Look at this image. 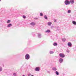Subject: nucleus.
<instances>
[{"mask_svg":"<svg viewBox=\"0 0 76 76\" xmlns=\"http://www.w3.org/2000/svg\"><path fill=\"white\" fill-rule=\"evenodd\" d=\"M64 3L65 5H69L70 4V1H68V0H66L65 1Z\"/></svg>","mask_w":76,"mask_h":76,"instance_id":"f257e3e1","label":"nucleus"},{"mask_svg":"<svg viewBox=\"0 0 76 76\" xmlns=\"http://www.w3.org/2000/svg\"><path fill=\"white\" fill-rule=\"evenodd\" d=\"M25 58L26 60H29L30 58V56L28 54H26L25 56Z\"/></svg>","mask_w":76,"mask_h":76,"instance_id":"f03ea898","label":"nucleus"},{"mask_svg":"<svg viewBox=\"0 0 76 76\" xmlns=\"http://www.w3.org/2000/svg\"><path fill=\"white\" fill-rule=\"evenodd\" d=\"M59 56L60 57H61V58H64V57H65V55L64 54L62 53H60L59 54Z\"/></svg>","mask_w":76,"mask_h":76,"instance_id":"7ed1b4c3","label":"nucleus"},{"mask_svg":"<svg viewBox=\"0 0 76 76\" xmlns=\"http://www.w3.org/2000/svg\"><path fill=\"white\" fill-rule=\"evenodd\" d=\"M59 61L60 63H63V59L62 58H60L59 59Z\"/></svg>","mask_w":76,"mask_h":76,"instance_id":"20e7f679","label":"nucleus"},{"mask_svg":"<svg viewBox=\"0 0 76 76\" xmlns=\"http://www.w3.org/2000/svg\"><path fill=\"white\" fill-rule=\"evenodd\" d=\"M40 70V67H36L35 69V71H39Z\"/></svg>","mask_w":76,"mask_h":76,"instance_id":"39448f33","label":"nucleus"},{"mask_svg":"<svg viewBox=\"0 0 76 76\" xmlns=\"http://www.w3.org/2000/svg\"><path fill=\"white\" fill-rule=\"evenodd\" d=\"M31 25L32 26H34L35 25V23L34 22H32L31 23H30Z\"/></svg>","mask_w":76,"mask_h":76,"instance_id":"423d86ee","label":"nucleus"},{"mask_svg":"<svg viewBox=\"0 0 76 76\" xmlns=\"http://www.w3.org/2000/svg\"><path fill=\"white\" fill-rule=\"evenodd\" d=\"M67 45L69 47H71L72 45V43H71L70 42H69L67 44Z\"/></svg>","mask_w":76,"mask_h":76,"instance_id":"0eeeda50","label":"nucleus"},{"mask_svg":"<svg viewBox=\"0 0 76 76\" xmlns=\"http://www.w3.org/2000/svg\"><path fill=\"white\" fill-rule=\"evenodd\" d=\"M70 2L71 4H73L75 3V0H70Z\"/></svg>","mask_w":76,"mask_h":76,"instance_id":"6e6552de","label":"nucleus"},{"mask_svg":"<svg viewBox=\"0 0 76 76\" xmlns=\"http://www.w3.org/2000/svg\"><path fill=\"white\" fill-rule=\"evenodd\" d=\"M12 26V24L11 23L9 24L7 26V27L8 28H10L11 26Z\"/></svg>","mask_w":76,"mask_h":76,"instance_id":"1a4fd4ad","label":"nucleus"},{"mask_svg":"<svg viewBox=\"0 0 76 76\" xmlns=\"http://www.w3.org/2000/svg\"><path fill=\"white\" fill-rule=\"evenodd\" d=\"M48 26H51L52 25V23L51 22H48Z\"/></svg>","mask_w":76,"mask_h":76,"instance_id":"9d476101","label":"nucleus"},{"mask_svg":"<svg viewBox=\"0 0 76 76\" xmlns=\"http://www.w3.org/2000/svg\"><path fill=\"white\" fill-rule=\"evenodd\" d=\"M72 23L73 25H76V22L75 21H72Z\"/></svg>","mask_w":76,"mask_h":76,"instance_id":"9b49d317","label":"nucleus"},{"mask_svg":"<svg viewBox=\"0 0 76 76\" xmlns=\"http://www.w3.org/2000/svg\"><path fill=\"white\" fill-rule=\"evenodd\" d=\"M38 37L39 38H41V34H38Z\"/></svg>","mask_w":76,"mask_h":76,"instance_id":"f8f14e48","label":"nucleus"},{"mask_svg":"<svg viewBox=\"0 0 76 76\" xmlns=\"http://www.w3.org/2000/svg\"><path fill=\"white\" fill-rule=\"evenodd\" d=\"M50 30H47L45 31V32L46 33H49V32H50Z\"/></svg>","mask_w":76,"mask_h":76,"instance_id":"ddd939ff","label":"nucleus"},{"mask_svg":"<svg viewBox=\"0 0 76 76\" xmlns=\"http://www.w3.org/2000/svg\"><path fill=\"white\" fill-rule=\"evenodd\" d=\"M52 70H54V71H56V70H57V68H52Z\"/></svg>","mask_w":76,"mask_h":76,"instance_id":"4468645a","label":"nucleus"},{"mask_svg":"<svg viewBox=\"0 0 76 76\" xmlns=\"http://www.w3.org/2000/svg\"><path fill=\"white\" fill-rule=\"evenodd\" d=\"M53 45L54 46H57V43L56 42L54 43Z\"/></svg>","mask_w":76,"mask_h":76,"instance_id":"2eb2a0df","label":"nucleus"},{"mask_svg":"<svg viewBox=\"0 0 76 76\" xmlns=\"http://www.w3.org/2000/svg\"><path fill=\"white\" fill-rule=\"evenodd\" d=\"M3 70V68L1 66H0V72H1Z\"/></svg>","mask_w":76,"mask_h":76,"instance_id":"dca6fc26","label":"nucleus"},{"mask_svg":"<svg viewBox=\"0 0 76 76\" xmlns=\"http://www.w3.org/2000/svg\"><path fill=\"white\" fill-rule=\"evenodd\" d=\"M10 20H8L7 21V23H10Z\"/></svg>","mask_w":76,"mask_h":76,"instance_id":"f3484780","label":"nucleus"},{"mask_svg":"<svg viewBox=\"0 0 76 76\" xmlns=\"http://www.w3.org/2000/svg\"><path fill=\"white\" fill-rule=\"evenodd\" d=\"M49 53H50V54L54 53V52L51 51H50Z\"/></svg>","mask_w":76,"mask_h":76,"instance_id":"a211bd4d","label":"nucleus"},{"mask_svg":"<svg viewBox=\"0 0 76 76\" xmlns=\"http://www.w3.org/2000/svg\"><path fill=\"white\" fill-rule=\"evenodd\" d=\"M67 13H71V10H68Z\"/></svg>","mask_w":76,"mask_h":76,"instance_id":"6ab92c4d","label":"nucleus"},{"mask_svg":"<svg viewBox=\"0 0 76 76\" xmlns=\"http://www.w3.org/2000/svg\"><path fill=\"white\" fill-rule=\"evenodd\" d=\"M56 75H59V73H58V71H56Z\"/></svg>","mask_w":76,"mask_h":76,"instance_id":"aec40b11","label":"nucleus"},{"mask_svg":"<svg viewBox=\"0 0 76 76\" xmlns=\"http://www.w3.org/2000/svg\"><path fill=\"white\" fill-rule=\"evenodd\" d=\"M44 18L45 19H48L47 16L46 15L44 16Z\"/></svg>","mask_w":76,"mask_h":76,"instance_id":"412c9836","label":"nucleus"},{"mask_svg":"<svg viewBox=\"0 0 76 76\" xmlns=\"http://www.w3.org/2000/svg\"><path fill=\"white\" fill-rule=\"evenodd\" d=\"M40 15L41 16H43V14L42 13H40Z\"/></svg>","mask_w":76,"mask_h":76,"instance_id":"4be33fe9","label":"nucleus"},{"mask_svg":"<svg viewBox=\"0 0 76 76\" xmlns=\"http://www.w3.org/2000/svg\"><path fill=\"white\" fill-rule=\"evenodd\" d=\"M62 41H64V42L66 41V39H64V38L62 39Z\"/></svg>","mask_w":76,"mask_h":76,"instance_id":"5701e85b","label":"nucleus"},{"mask_svg":"<svg viewBox=\"0 0 76 76\" xmlns=\"http://www.w3.org/2000/svg\"><path fill=\"white\" fill-rule=\"evenodd\" d=\"M53 20L55 22H57V20L56 19H54Z\"/></svg>","mask_w":76,"mask_h":76,"instance_id":"b1692460","label":"nucleus"},{"mask_svg":"<svg viewBox=\"0 0 76 76\" xmlns=\"http://www.w3.org/2000/svg\"><path fill=\"white\" fill-rule=\"evenodd\" d=\"M23 18L24 19H25L26 18V16L25 15H23Z\"/></svg>","mask_w":76,"mask_h":76,"instance_id":"393cba45","label":"nucleus"},{"mask_svg":"<svg viewBox=\"0 0 76 76\" xmlns=\"http://www.w3.org/2000/svg\"><path fill=\"white\" fill-rule=\"evenodd\" d=\"M31 73H28V76H31Z\"/></svg>","mask_w":76,"mask_h":76,"instance_id":"a878e982","label":"nucleus"},{"mask_svg":"<svg viewBox=\"0 0 76 76\" xmlns=\"http://www.w3.org/2000/svg\"><path fill=\"white\" fill-rule=\"evenodd\" d=\"M13 75L14 76H16V74H15V73H13Z\"/></svg>","mask_w":76,"mask_h":76,"instance_id":"bb28decb","label":"nucleus"},{"mask_svg":"<svg viewBox=\"0 0 76 76\" xmlns=\"http://www.w3.org/2000/svg\"><path fill=\"white\" fill-rule=\"evenodd\" d=\"M34 19H36V20H37V19H38V18H37V17H36V18H34Z\"/></svg>","mask_w":76,"mask_h":76,"instance_id":"cd10ccee","label":"nucleus"},{"mask_svg":"<svg viewBox=\"0 0 76 76\" xmlns=\"http://www.w3.org/2000/svg\"><path fill=\"white\" fill-rule=\"evenodd\" d=\"M67 53H69V50H67Z\"/></svg>","mask_w":76,"mask_h":76,"instance_id":"c85d7f7f","label":"nucleus"},{"mask_svg":"<svg viewBox=\"0 0 76 76\" xmlns=\"http://www.w3.org/2000/svg\"><path fill=\"white\" fill-rule=\"evenodd\" d=\"M47 72L48 73H50V71H48Z\"/></svg>","mask_w":76,"mask_h":76,"instance_id":"c756f323","label":"nucleus"},{"mask_svg":"<svg viewBox=\"0 0 76 76\" xmlns=\"http://www.w3.org/2000/svg\"><path fill=\"white\" fill-rule=\"evenodd\" d=\"M31 76H34V75H31Z\"/></svg>","mask_w":76,"mask_h":76,"instance_id":"7c9ffc66","label":"nucleus"},{"mask_svg":"<svg viewBox=\"0 0 76 76\" xmlns=\"http://www.w3.org/2000/svg\"><path fill=\"white\" fill-rule=\"evenodd\" d=\"M25 76V75H23V76Z\"/></svg>","mask_w":76,"mask_h":76,"instance_id":"2f4dec72","label":"nucleus"},{"mask_svg":"<svg viewBox=\"0 0 76 76\" xmlns=\"http://www.w3.org/2000/svg\"><path fill=\"white\" fill-rule=\"evenodd\" d=\"M1 1V0H0V1Z\"/></svg>","mask_w":76,"mask_h":76,"instance_id":"473e14b6","label":"nucleus"}]
</instances>
